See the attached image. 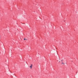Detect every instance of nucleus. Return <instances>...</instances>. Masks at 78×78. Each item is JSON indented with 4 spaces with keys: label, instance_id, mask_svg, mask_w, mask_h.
Wrapping results in <instances>:
<instances>
[{
    "label": "nucleus",
    "instance_id": "f257e3e1",
    "mask_svg": "<svg viewBox=\"0 0 78 78\" xmlns=\"http://www.w3.org/2000/svg\"><path fill=\"white\" fill-rule=\"evenodd\" d=\"M33 67V65L31 64V66H30V68L31 69H32V67Z\"/></svg>",
    "mask_w": 78,
    "mask_h": 78
},
{
    "label": "nucleus",
    "instance_id": "20e7f679",
    "mask_svg": "<svg viewBox=\"0 0 78 78\" xmlns=\"http://www.w3.org/2000/svg\"><path fill=\"white\" fill-rule=\"evenodd\" d=\"M58 60L60 61V58H59Z\"/></svg>",
    "mask_w": 78,
    "mask_h": 78
},
{
    "label": "nucleus",
    "instance_id": "39448f33",
    "mask_svg": "<svg viewBox=\"0 0 78 78\" xmlns=\"http://www.w3.org/2000/svg\"><path fill=\"white\" fill-rule=\"evenodd\" d=\"M25 40V38H24V40Z\"/></svg>",
    "mask_w": 78,
    "mask_h": 78
},
{
    "label": "nucleus",
    "instance_id": "f03ea898",
    "mask_svg": "<svg viewBox=\"0 0 78 78\" xmlns=\"http://www.w3.org/2000/svg\"><path fill=\"white\" fill-rule=\"evenodd\" d=\"M62 64H64V62H62Z\"/></svg>",
    "mask_w": 78,
    "mask_h": 78
},
{
    "label": "nucleus",
    "instance_id": "7ed1b4c3",
    "mask_svg": "<svg viewBox=\"0 0 78 78\" xmlns=\"http://www.w3.org/2000/svg\"><path fill=\"white\" fill-rule=\"evenodd\" d=\"M64 60H63V59H62V60H61V62H62V61H63Z\"/></svg>",
    "mask_w": 78,
    "mask_h": 78
},
{
    "label": "nucleus",
    "instance_id": "423d86ee",
    "mask_svg": "<svg viewBox=\"0 0 78 78\" xmlns=\"http://www.w3.org/2000/svg\"><path fill=\"white\" fill-rule=\"evenodd\" d=\"M59 62H60V61H59Z\"/></svg>",
    "mask_w": 78,
    "mask_h": 78
}]
</instances>
